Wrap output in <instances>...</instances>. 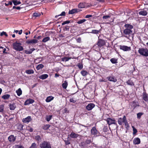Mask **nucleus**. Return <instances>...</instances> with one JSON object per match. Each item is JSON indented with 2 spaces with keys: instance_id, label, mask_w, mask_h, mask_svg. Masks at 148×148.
<instances>
[{
  "instance_id": "nucleus-1",
  "label": "nucleus",
  "mask_w": 148,
  "mask_h": 148,
  "mask_svg": "<svg viewBox=\"0 0 148 148\" xmlns=\"http://www.w3.org/2000/svg\"><path fill=\"white\" fill-rule=\"evenodd\" d=\"M124 27L125 29L123 30V33L127 36H129L132 33V29L133 28V26L130 24H125Z\"/></svg>"
},
{
  "instance_id": "nucleus-2",
  "label": "nucleus",
  "mask_w": 148,
  "mask_h": 148,
  "mask_svg": "<svg viewBox=\"0 0 148 148\" xmlns=\"http://www.w3.org/2000/svg\"><path fill=\"white\" fill-rule=\"evenodd\" d=\"M21 45V43L17 42H15L12 44L13 48L16 51H22L23 50L24 48Z\"/></svg>"
},
{
  "instance_id": "nucleus-3",
  "label": "nucleus",
  "mask_w": 148,
  "mask_h": 148,
  "mask_svg": "<svg viewBox=\"0 0 148 148\" xmlns=\"http://www.w3.org/2000/svg\"><path fill=\"white\" fill-rule=\"evenodd\" d=\"M118 122L119 125H121L123 123H124L125 126H128V124L126 118L125 116H124L123 118H120L118 120Z\"/></svg>"
},
{
  "instance_id": "nucleus-4",
  "label": "nucleus",
  "mask_w": 148,
  "mask_h": 148,
  "mask_svg": "<svg viewBox=\"0 0 148 148\" xmlns=\"http://www.w3.org/2000/svg\"><path fill=\"white\" fill-rule=\"evenodd\" d=\"M40 148H51L50 143L47 141H44L40 144Z\"/></svg>"
},
{
  "instance_id": "nucleus-5",
  "label": "nucleus",
  "mask_w": 148,
  "mask_h": 148,
  "mask_svg": "<svg viewBox=\"0 0 148 148\" xmlns=\"http://www.w3.org/2000/svg\"><path fill=\"white\" fill-rule=\"evenodd\" d=\"M138 53L141 55L147 57L148 56V49L144 48H140L139 49Z\"/></svg>"
},
{
  "instance_id": "nucleus-6",
  "label": "nucleus",
  "mask_w": 148,
  "mask_h": 148,
  "mask_svg": "<svg viewBox=\"0 0 148 148\" xmlns=\"http://www.w3.org/2000/svg\"><path fill=\"white\" fill-rule=\"evenodd\" d=\"M90 131L91 134L95 137L99 136L100 135V132L97 130L95 127H93Z\"/></svg>"
},
{
  "instance_id": "nucleus-7",
  "label": "nucleus",
  "mask_w": 148,
  "mask_h": 148,
  "mask_svg": "<svg viewBox=\"0 0 148 148\" xmlns=\"http://www.w3.org/2000/svg\"><path fill=\"white\" fill-rule=\"evenodd\" d=\"M106 121L108 124L109 125H110L112 124H114L115 125H117L116 120L114 119H112L110 118H108Z\"/></svg>"
},
{
  "instance_id": "nucleus-8",
  "label": "nucleus",
  "mask_w": 148,
  "mask_h": 148,
  "mask_svg": "<svg viewBox=\"0 0 148 148\" xmlns=\"http://www.w3.org/2000/svg\"><path fill=\"white\" fill-rule=\"evenodd\" d=\"M106 43L104 40L99 38L97 45L98 47H101L105 45Z\"/></svg>"
},
{
  "instance_id": "nucleus-9",
  "label": "nucleus",
  "mask_w": 148,
  "mask_h": 148,
  "mask_svg": "<svg viewBox=\"0 0 148 148\" xmlns=\"http://www.w3.org/2000/svg\"><path fill=\"white\" fill-rule=\"evenodd\" d=\"M119 47L120 49L124 51H130L131 50V47H129L124 45H120L119 46Z\"/></svg>"
},
{
  "instance_id": "nucleus-10",
  "label": "nucleus",
  "mask_w": 148,
  "mask_h": 148,
  "mask_svg": "<svg viewBox=\"0 0 148 148\" xmlns=\"http://www.w3.org/2000/svg\"><path fill=\"white\" fill-rule=\"evenodd\" d=\"M82 11V10L78 8L73 9L71 10H70L68 12L69 14H73L77 13Z\"/></svg>"
},
{
  "instance_id": "nucleus-11",
  "label": "nucleus",
  "mask_w": 148,
  "mask_h": 148,
  "mask_svg": "<svg viewBox=\"0 0 148 148\" xmlns=\"http://www.w3.org/2000/svg\"><path fill=\"white\" fill-rule=\"evenodd\" d=\"M145 91L143 93L142 98L146 102L148 101V95L146 93L144 88Z\"/></svg>"
},
{
  "instance_id": "nucleus-12",
  "label": "nucleus",
  "mask_w": 148,
  "mask_h": 148,
  "mask_svg": "<svg viewBox=\"0 0 148 148\" xmlns=\"http://www.w3.org/2000/svg\"><path fill=\"white\" fill-rule=\"evenodd\" d=\"M95 105L93 103H90L86 107V108L88 111L92 110L95 107Z\"/></svg>"
},
{
  "instance_id": "nucleus-13",
  "label": "nucleus",
  "mask_w": 148,
  "mask_h": 148,
  "mask_svg": "<svg viewBox=\"0 0 148 148\" xmlns=\"http://www.w3.org/2000/svg\"><path fill=\"white\" fill-rule=\"evenodd\" d=\"M34 102V100L32 99L29 98L27 99L25 101L24 105H29L30 104H32Z\"/></svg>"
},
{
  "instance_id": "nucleus-14",
  "label": "nucleus",
  "mask_w": 148,
  "mask_h": 148,
  "mask_svg": "<svg viewBox=\"0 0 148 148\" xmlns=\"http://www.w3.org/2000/svg\"><path fill=\"white\" fill-rule=\"evenodd\" d=\"M38 42V40L36 39H33L31 40H27L26 41V43L27 44H36Z\"/></svg>"
},
{
  "instance_id": "nucleus-15",
  "label": "nucleus",
  "mask_w": 148,
  "mask_h": 148,
  "mask_svg": "<svg viewBox=\"0 0 148 148\" xmlns=\"http://www.w3.org/2000/svg\"><path fill=\"white\" fill-rule=\"evenodd\" d=\"M8 139L10 142L13 143L15 141L16 138L14 135H11L9 136Z\"/></svg>"
},
{
  "instance_id": "nucleus-16",
  "label": "nucleus",
  "mask_w": 148,
  "mask_h": 148,
  "mask_svg": "<svg viewBox=\"0 0 148 148\" xmlns=\"http://www.w3.org/2000/svg\"><path fill=\"white\" fill-rule=\"evenodd\" d=\"M106 78L108 81L114 82H116L117 81V79L113 76H109L107 77Z\"/></svg>"
},
{
  "instance_id": "nucleus-17",
  "label": "nucleus",
  "mask_w": 148,
  "mask_h": 148,
  "mask_svg": "<svg viewBox=\"0 0 148 148\" xmlns=\"http://www.w3.org/2000/svg\"><path fill=\"white\" fill-rule=\"evenodd\" d=\"M32 120L31 117L30 116H28L25 118L23 119L22 120V121L24 123H29Z\"/></svg>"
},
{
  "instance_id": "nucleus-18",
  "label": "nucleus",
  "mask_w": 148,
  "mask_h": 148,
  "mask_svg": "<svg viewBox=\"0 0 148 148\" xmlns=\"http://www.w3.org/2000/svg\"><path fill=\"white\" fill-rule=\"evenodd\" d=\"M133 142L135 145H138L140 143V140L139 138H135L133 140Z\"/></svg>"
},
{
  "instance_id": "nucleus-19",
  "label": "nucleus",
  "mask_w": 148,
  "mask_h": 148,
  "mask_svg": "<svg viewBox=\"0 0 148 148\" xmlns=\"http://www.w3.org/2000/svg\"><path fill=\"white\" fill-rule=\"evenodd\" d=\"M77 58L75 57H74L73 58L71 57H64L62 58V61H63L66 62L69 60L71 59H76Z\"/></svg>"
},
{
  "instance_id": "nucleus-20",
  "label": "nucleus",
  "mask_w": 148,
  "mask_h": 148,
  "mask_svg": "<svg viewBox=\"0 0 148 148\" xmlns=\"http://www.w3.org/2000/svg\"><path fill=\"white\" fill-rule=\"evenodd\" d=\"M70 136L71 138H76L78 137L79 136V135L78 134L72 132L70 134Z\"/></svg>"
},
{
  "instance_id": "nucleus-21",
  "label": "nucleus",
  "mask_w": 148,
  "mask_h": 148,
  "mask_svg": "<svg viewBox=\"0 0 148 148\" xmlns=\"http://www.w3.org/2000/svg\"><path fill=\"white\" fill-rule=\"evenodd\" d=\"M48 77V75L47 74H42L39 77V78L42 79H44L47 78Z\"/></svg>"
},
{
  "instance_id": "nucleus-22",
  "label": "nucleus",
  "mask_w": 148,
  "mask_h": 148,
  "mask_svg": "<svg viewBox=\"0 0 148 148\" xmlns=\"http://www.w3.org/2000/svg\"><path fill=\"white\" fill-rule=\"evenodd\" d=\"M35 50V49H30L29 51L25 50L24 51V53L27 54H30L32 53L33 51Z\"/></svg>"
},
{
  "instance_id": "nucleus-23",
  "label": "nucleus",
  "mask_w": 148,
  "mask_h": 148,
  "mask_svg": "<svg viewBox=\"0 0 148 148\" xmlns=\"http://www.w3.org/2000/svg\"><path fill=\"white\" fill-rule=\"evenodd\" d=\"M23 125L22 124H18L17 126V130L18 132H20L21 131L23 130Z\"/></svg>"
},
{
  "instance_id": "nucleus-24",
  "label": "nucleus",
  "mask_w": 148,
  "mask_h": 148,
  "mask_svg": "<svg viewBox=\"0 0 148 148\" xmlns=\"http://www.w3.org/2000/svg\"><path fill=\"white\" fill-rule=\"evenodd\" d=\"M85 3L82 2L79 3L78 5V7L79 8H85Z\"/></svg>"
},
{
  "instance_id": "nucleus-25",
  "label": "nucleus",
  "mask_w": 148,
  "mask_h": 148,
  "mask_svg": "<svg viewBox=\"0 0 148 148\" xmlns=\"http://www.w3.org/2000/svg\"><path fill=\"white\" fill-rule=\"evenodd\" d=\"M68 85L67 82L66 81H64L62 84V87L63 88L66 89L67 88Z\"/></svg>"
},
{
  "instance_id": "nucleus-26",
  "label": "nucleus",
  "mask_w": 148,
  "mask_h": 148,
  "mask_svg": "<svg viewBox=\"0 0 148 148\" xmlns=\"http://www.w3.org/2000/svg\"><path fill=\"white\" fill-rule=\"evenodd\" d=\"M147 14V12L146 10H142L139 12L138 14L140 15L143 16H146Z\"/></svg>"
},
{
  "instance_id": "nucleus-27",
  "label": "nucleus",
  "mask_w": 148,
  "mask_h": 148,
  "mask_svg": "<svg viewBox=\"0 0 148 148\" xmlns=\"http://www.w3.org/2000/svg\"><path fill=\"white\" fill-rule=\"evenodd\" d=\"M54 99V97H53L52 96H49L47 97L46 100L45 101L47 102H49L51 101V100H53Z\"/></svg>"
},
{
  "instance_id": "nucleus-28",
  "label": "nucleus",
  "mask_w": 148,
  "mask_h": 148,
  "mask_svg": "<svg viewBox=\"0 0 148 148\" xmlns=\"http://www.w3.org/2000/svg\"><path fill=\"white\" fill-rule=\"evenodd\" d=\"M10 96L8 94H5L1 97V98L4 100L8 99L10 97Z\"/></svg>"
},
{
  "instance_id": "nucleus-29",
  "label": "nucleus",
  "mask_w": 148,
  "mask_h": 148,
  "mask_svg": "<svg viewBox=\"0 0 148 148\" xmlns=\"http://www.w3.org/2000/svg\"><path fill=\"white\" fill-rule=\"evenodd\" d=\"M16 107V106L14 103L12 104H10L9 105L10 109L11 110H14L15 109Z\"/></svg>"
},
{
  "instance_id": "nucleus-30",
  "label": "nucleus",
  "mask_w": 148,
  "mask_h": 148,
  "mask_svg": "<svg viewBox=\"0 0 148 148\" xmlns=\"http://www.w3.org/2000/svg\"><path fill=\"white\" fill-rule=\"evenodd\" d=\"M127 84L128 85L130 86H134V83L132 82V81L131 79L128 80L127 82Z\"/></svg>"
},
{
  "instance_id": "nucleus-31",
  "label": "nucleus",
  "mask_w": 148,
  "mask_h": 148,
  "mask_svg": "<svg viewBox=\"0 0 148 148\" xmlns=\"http://www.w3.org/2000/svg\"><path fill=\"white\" fill-rule=\"evenodd\" d=\"M50 125L49 124L45 125L42 126V128L44 130H47L49 129Z\"/></svg>"
},
{
  "instance_id": "nucleus-32",
  "label": "nucleus",
  "mask_w": 148,
  "mask_h": 148,
  "mask_svg": "<svg viewBox=\"0 0 148 148\" xmlns=\"http://www.w3.org/2000/svg\"><path fill=\"white\" fill-rule=\"evenodd\" d=\"M117 59H116L114 58H111L110 60V62L112 64H116L117 63Z\"/></svg>"
},
{
  "instance_id": "nucleus-33",
  "label": "nucleus",
  "mask_w": 148,
  "mask_h": 148,
  "mask_svg": "<svg viewBox=\"0 0 148 148\" xmlns=\"http://www.w3.org/2000/svg\"><path fill=\"white\" fill-rule=\"evenodd\" d=\"M16 92L18 96H20L22 94V91L20 88H19L16 91Z\"/></svg>"
},
{
  "instance_id": "nucleus-34",
  "label": "nucleus",
  "mask_w": 148,
  "mask_h": 148,
  "mask_svg": "<svg viewBox=\"0 0 148 148\" xmlns=\"http://www.w3.org/2000/svg\"><path fill=\"white\" fill-rule=\"evenodd\" d=\"M44 67V66L42 64H40L37 65L36 67V69L37 70H39L42 69Z\"/></svg>"
},
{
  "instance_id": "nucleus-35",
  "label": "nucleus",
  "mask_w": 148,
  "mask_h": 148,
  "mask_svg": "<svg viewBox=\"0 0 148 148\" xmlns=\"http://www.w3.org/2000/svg\"><path fill=\"white\" fill-rule=\"evenodd\" d=\"M81 73L83 76H86L88 73L87 71L85 70H82Z\"/></svg>"
},
{
  "instance_id": "nucleus-36",
  "label": "nucleus",
  "mask_w": 148,
  "mask_h": 148,
  "mask_svg": "<svg viewBox=\"0 0 148 148\" xmlns=\"http://www.w3.org/2000/svg\"><path fill=\"white\" fill-rule=\"evenodd\" d=\"M25 72L29 74H33L34 73V71L32 69L27 70Z\"/></svg>"
},
{
  "instance_id": "nucleus-37",
  "label": "nucleus",
  "mask_w": 148,
  "mask_h": 148,
  "mask_svg": "<svg viewBox=\"0 0 148 148\" xmlns=\"http://www.w3.org/2000/svg\"><path fill=\"white\" fill-rule=\"evenodd\" d=\"M133 104V107L134 108V110L136 108L137 106H139L140 105L139 104H136V102L135 101H133L132 102Z\"/></svg>"
},
{
  "instance_id": "nucleus-38",
  "label": "nucleus",
  "mask_w": 148,
  "mask_h": 148,
  "mask_svg": "<svg viewBox=\"0 0 148 148\" xmlns=\"http://www.w3.org/2000/svg\"><path fill=\"white\" fill-rule=\"evenodd\" d=\"M50 40V38L49 37H46L44 38L42 40V41L43 42H45L49 40Z\"/></svg>"
},
{
  "instance_id": "nucleus-39",
  "label": "nucleus",
  "mask_w": 148,
  "mask_h": 148,
  "mask_svg": "<svg viewBox=\"0 0 148 148\" xmlns=\"http://www.w3.org/2000/svg\"><path fill=\"white\" fill-rule=\"evenodd\" d=\"M12 2L15 5H17L21 3V1H17V0H13Z\"/></svg>"
},
{
  "instance_id": "nucleus-40",
  "label": "nucleus",
  "mask_w": 148,
  "mask_h": 148,
  "mask_svg": "<svg viewBox=\"0 0 148 148\" xmlns=\"http://www.w3.org/2000/svg\"><path fill=\"white\" fill-rule=\"evenodd\" d=\"M35 139L36 140L38 141H40L42 139L40 136L38 135H37L35 136Z\"/></svg>"
},
{
  "instance_id": "nucleus-41",
  "label": "nucleus",
  "mask_w": 148,
  "mask_h": 148,
  "mask_svg": "<svg viewBox=\"0 0 148 148\" xmlns=\"http://www.w3.org/2000/svg\"><path fill=\"white\" fill-rule=\"evenodd\" d=\"M144 114L143 112H139L137 114V118L138 119H140L141 118V116Z\"/></svg>"
},
{
  "instance_id": "nucleus-42",
  "label": "nucleus",
  "mask_w": 148,
  "mask_h": 148,
  "mask_svg": "<svg viewBox=\"0 0 148 148\" xmlns=\"http://www.w3.org/2000/svg\"><path fill=\"white\" fill-rule=\"evenodd\" d=\"M132 128H133V135H135L137 132V129L135 128L134 126H132Z\"/></svg>"
},
{
  "instance_id": "nucleus-43",
  "label": "nucleus",
  "mask_w": 148,
  "mask_h": 148,
  "mask_svg": "<svg viewBox=\"0 0 148 148\" xmlns=\"http://www.w3.org/2000/svg\"><path fill=\"white\" fill-rule=\"evenodd\" d=\"M52 115H50L49 116H47L46 117V120L47 121H49L52 119Z\"/></svg>"
},
{
  "instance_id": "nucleus-44",
  "label": "nucleus",
  "mask_w": 148,
  "mask_h": 148,
  "mask_svg": "<svg viewBox=\"0 0 148 148\" xmlns=\"http://www.w3.org/2000/svg\"><path fill=\"white\" fill-rule=\"evenodd\" d=\"M66 13L65 12H62V13L58 15H57L55 16V17H58L59 16H65Z\"/></svg>"
},
{
  "instance_id": "nucleus-45",
  "label": "nucleus",
  "mask_w": 148,
  "mask_h": 148,
  "mask_svg": "<svg viewBox=\"0 0 148 148\" xmlns=\"http://www.w3.org/2000/svg\"><path fill=\"white\" fill-rule=\"evenodd\" d=\"M33 15L34 16H35L36 17H38L39 16H40V14L38 12H34L33 13Z\"/></svg>"
},
{
  "instance_id": "nucleus-46",
  "label": "nucleus",
  "mask_w": 148,
  "mask_h": 148,
  "mask_svg": "<svg viewBox=\"0 0 148 148\" xmlns=\"http://www.w3.org/2000/svg\"><path fill=\"white\" fill-rule=\"evenodd\" d=\"M14 148H24L22 145H15L14 147Z\"/></svg>"
},
{
  "instance_id": "nucleus-47",
  "label": "nucleus",
  "mask_w": 148,
  "mask_h": 148,
  "mask_svg": "<svg viewBox=\"0 0 148 148\" xmlns=\"http://www.w3.org/2000/svg\"><path fill=\"white\" fill-rule=\"evenodd\" d=\"M4 106L3 105H0V112H3L4 111Z\"/></svg>"
},
{
  "instance_id": "nucleus-48",
  "label": "nucleus",
  "mask_w": 148,
  "mask_h": 148,
  "mask_svg": "<svg viewBox=\"0 0 148 148\" xmlns=\"http://www.w3.org/2000/svg\"><path fill=\"white\" fill-rule=\"evenodd\" d=\"M86 21V20L85 19H83L78 21L77 23L78 24H82L85 22Z\"/></svg>"
},
{
  "instance_id": "nucleus-49",
  "label": "nucleus",
  "mask_w": 148,
  "mask_h": 148,
  "mask_svg": "<svg viewBox=\"0 0 148 148\" xmlns=\"http://www.w3.org/2000/svg\"><path fill=\"white\" fill-rule=\"evenodd\" d=\"M27 129L30 132H32L33 131V129L29 126H28L27 127Z\"/></svg>"
},
{
  "instance_id": "nucleus-50",
  "label": "nucleus",
  "mask_w": 148,
  "mask_h": 148,
  "mask_svg": "<svg viewBox=\"0 0 148 148\" xmlns=\"http://www.w3.org/2000/svg\"><path fill=\"white\" fill-rule=\"evenodd\" d=\"M92 142V141L90 139H87L85 142V144H89Z\"/></svg>"
},
{
  "instance_id": "nucleus-51",
  "label": "nucleus",
  "mask_w": 148,
  "mask_h": 148,
  "mask_svg": "<svg viewBox=\"0 0 148 148\" xmlns=\"http://www.w3.org/2000/svg\"><path fill=\"white\" fill-rule=\"evenodd\" d=\"M99 82H106L107 81V80L106 79H104L103 77H102L101 79H99Z\"/></svg>"
},
{
  "instance_id": "nucleus-52",
  "label": "nucleus",
  "mask_w": 148,
  "mask_h": 148,
  "mask_svg": "<svg viewBox=\"0 0 148 148\" xmlns=\"http://www.w3.org/2000/svg\"><path fill=\"white\" fill-rule=\"evenodd\" d=\"M77 66H78L79 68L80 69H82L83 68V65L82 64H80L79 63L78 64Z\"/></svg>"
},
{
  "instance_id": "nucleus-53",
  "label": "nucleus",
  "mask_w": 148,
  "mask_h": 148,
  "mask_svg": "<svg viewBox=\"0 0 148 148\" xmlns=\"http://www.w3.org/2000/svg\"><path fill=\"white\" fill-rule=\"evenodd\" d=\"M3 35H5L6 37L8 36V35L6 34V33L5 32H2L1 33L0 35L1 36H3Z\"/></svg>"
},
{
  "instance_id": "nucleus-54",
  "label": "nucleus",
  "mask_w": 148,
  "mask_h": 148,
  "mask_svg": "<svg viewBox=\"0 0 148 148\" xmlns=\"http://www.w3.org/2000/svg\"><path fill=\"white\" fill-rule=\"evenodd\" d=\"M110 16H109V15L104 16L103 17V19H108V18H110Z\"/></svg>"
},
{
  "instance_id": "nucleus-55",
  "label": "nucleus",
  "mask_w": 148,
  "mask_h": 148,
  "mask_svg": "<svg viewBox=\"0 0 148 148\" xmlns=\"http://www.w3.org/2000/svg\"><path fill=\"white\" fill-rule=\"evenodd\" d=\"M70 23V21H69L67 20V21H64V22H63L62 23V25H65L66 24L69 23Z\"/></svg>"
},
{
  "instance_id": "nucleus-56",
  "label": "nucleus",
  "mask_w": 148,
  "mask_h": 148,
  "mask_svg": "<svg viewBox=\"0 0 148 148\" xmlns=\"http://www.w3.org/2000/svg\"><path fill=\"white\" fill-rule=\"evenodd\" d=\"M12 1H9L7 3H5V4L6 6H8L9 5H12Z\"/></svg>"
},
{
  "instance_id": "nucleus-57",
  "label": "nucleus",
  "mask_w": 148,
  "mask_h": 148,
  "mask_svg": "<svg viewBox=\"0 0 148 148\" xmlns=\"http://www.w3.org/2000/svg\"><path fill=\"white\" fill-rule=\"evenodd\" d=\"M76 41L77 42L80 43L82 42L81 38L80 37H79L76 39Z\"/></svg>"
},
{
  "instance_id": "nucleus-58",
  "label": "nucleus",
  "mask_w": 148,
  "mask_h": 148,
  "mask_svg": "<svg viewBox=\"0 0 148 148\" xmlns=\"http://www.w3.org/2000/svg\"><path fill=\"white\" fill-rule=\"evenodd\" d=\"M29 148H36V144L35 143H33Z\"/></svg>"
},
{
  "instance_id": "nucleus-59",
  "label": "nucleus",
  "mask_w": 148,
  "mask_h": 148,
  "mask_svg": "<svg viewBox=\"0 0 148 148\" xmlns=\"http://www.w3.org/2000/svg\"><path fill=\"white\" fill-rule=\"evenodd\" d=\"M92 32L93 34H97L98 33L99 31L97 30H92Z\"/></svg>"
},
{
  "instance_id": "nucleus-60",
  "label": "nucleus",
  "mask_w": 148,
  "mask_h": 148,
  "mask_svg": "<svg viewBox=\"0 0 148 148\" xmlns=\"http://www.w3.org/2000/svg\"><path fill=\"white\" fill-rule=\"evenodd\" d=\"M69 101L71 102H72L73 103H75L76 102V101L73 98L70 99Z\"/></svg>"
},
{
  "instance_id": "nucleus-61",
  "label": "nucleus",
  "mask_w": 148,
  "mask_h": 148,
  "mask_svg": "<svg viewBox=\"0 0 148 148\" xmlns=\"http://www.w3.org/2000/svg\"><path fill=\"white\" fill-rule=\"evenodd\" d=\"M92 16L91 15H87L86 16L85 18H88L91 17Z\"/></svg>"
},
{
  "instance_id": "nucleus-62",
  "label": "nucleus",
  "mask_w": 148,
  "mask_h": 148,
  "mask_svg": "<svg viewBox=\"0 0 148 148\" xmlns=\"http://www.w3.org/2000/svg\"><path fill=\"white\" fill-rule=\"evenodd\" d=\"M6 50V49L5 48H4L3 49V53H5V54H7L8 53L7 52H5Z\"/></svg>"
},
{
  "instance_id": "nucleus-63",
  "label": "nucleus",
  "mask_w": 148,
  "mask_h": 148,
  "mask_svg": "<svg viewBox=\"0 0 148 148\" xmlns=\"http://www.w3.org/2000/svg\"><path fill=\"white\" fill-rule=\"evenodd\" d=\"M60 75L59 74H58L57 73H56L55 74V77H59Z\"/></svg>"
},
{
  "instance_id": "nucleus-64",
  "label": "nucleus",
  "mask_w": 148,
  "mask_h": 148,
  "mask_svg": "<svg viewBox=\"0 0 148 148\" xmlns=\"http://www.w3.org/2000/svg\"><path fill=\"white\" fill-rule=\"evenodd\" d=\"M59 37H60V38H64V36L62 34H60L59 35Z\"/></svg>"
}]
</instances>
